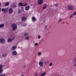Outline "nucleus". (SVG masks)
Listing matches in <instances>:
<instances>
[{
    "mask_svg": "<svg viewBox=\"0 0 76 76\" xmlns=\"http://www.w3.org/2000/svg\"><path fill=\"white\" fill-rule=\"evenodd\" d=\"M3 65L1 64H0V69H1V68H2V67H3Z\"/></svg>",
    "mask_w": 76,
    "mask_h": 76,
    "instance_id": "27",
    "label": "nucleus"
},
{
    "mask_svg": "<svg viewBox=\"0 0 76 76\" xmlns=\"http://www.w3.org/2000/svg\"><path fill=\"white\" fill-rule=\"evenodd\" d=\"M2 72H3V69H0V74Z\"/></svg>",
    "mask_w": 76,
    "mask_h": 76,
    "instance_id": "26",
    "label": "nucleus"
},
{
    "mask_svg": "<svg viewBox=\"0 0 76 76\" xmlns=\"http://www.w3.org/2000/svg\"><path fill=\"white\" fill-rule=\"evenodd\" d=\"M0 42L1 44H4L5 43V40L3 38H1L0 39Z\"/></svg>",
    "mask_w": 76,
    "mask_h": 76,
    "instance_id": "2",
    "label": "nucleus"
},
{
    "mask_svg": "<svg viewBox=\"0 0 76 76\" xmlns=\"http://www.w3.org/2000/svg\"><path fill=\"white\" fill-rule=\"evenodd\" d=\"M68 9L70 10H73V6H68Z\"/></svg>",
    "mask_w": 76,
    "mask_h": 76,
    "instance_id": "5",
    "label": "nucleus"
},
{
    "mask_svg": "<svg viewBox=\"0 0 76 76\" xmlns=\"http://www.w3.org/2000/svg\"><path fill=\"white\" fill-rule=\"evenodd\" d=\"M26 10H28L29 9V6H27L25 8Z\"/></svg>",
    "mask_w": 76,
    "mask_h": 76,
    "instance_id": "14",
    "label": "nucleus"
},
{
    "mask_svg": "<svg viewBox=\"0 0 76 76\" xmlns=\"http://www.w3.org/2000/svg\"><path fill=\"white\" fill-rule=\"evenodd\" d=\"M18 5L19 6H23V3L22 2H19L18 3Z\"/></svg>",
    "mask_w": 76,
    "mask_h": 76,
    "instance_id": "16",
    "label": "nucleus"
},
{
    "mask_svg": "<svg viewBox=\"0 0 76 76\" xmlns=\"http://www.w3.org/2000/svg\"><path fill=\"white\" fill-rule=\"evenodd\" d=\"M34 45H38V43H35V44H34Z\"/></svg>",
    "mask_w": 76,
    "mask_h": 76,
    "instance_id": "34",
    "label": "nucleus"
},
{
    "mask_svg": "<svg viewBox=\"0 0 76 76\" xmlns=\"http://www.w3.org/2000/svg\"><path fill=\"white\" fill-rule=\"evenodd\" d=\"M1 6V3H0V7Z\"/></svg>",
    "mask_w": 76,
    "mask_h": 76,
    "instance_id": "44",
    "label": "nucleus"
},
{
    "mask_svg": "<svg viewBox=\"0 0 76 76\" xmlns=\"http://www.w3.org/2000/svg\"><path fill=\"white\" fill-rule=\"evenodd\" d=\"M21 76H22V75H21Z\"/></svg>",
    "mask_w": 76,
    "mask_h": 76,
    "instance_id": "46",
    "label": "nucleus"
},
{
    "mask_svg": "<svg viewBox=\"0 0 76 76\" xmlns=\"http://www.w3.org/2000/svg\"><path fill=\"white\" fill-rule=\"evenodd\" d=\"M27 18L26 17H23L22 18L21 20L23 21H25V20H26Z\"/></svg>",
    "mask_w": 76,
    "mask_h": 76,
    "instance_id": "10",
    "label": "nucleus"
},
{
    "mask_svg": "<svg viewBox=\"0 0 76 76\" xmlns=\"http://www.w3.org/2000/svg\"><path fill=\"white\" fill-rule=\"evenodd\" d=\"M38 55L39 56H41V52H38Z\"/></svg>",
    "mask_w": 76,
    "mask_h": 76,
    "instance_id": "28",
    "label": "nucleus"
},
{
    "mask_svg": "<svg viewBox=\"0 0 76 76\" xmlns=\"http://www.w3.org/2000/svg\"><path fill=\"white\" fill-rule=\"evenodd\" d=\"M34 76H37V73H36Z\"/></svg>",
    "mask_w": 76,
    "mask_h": 76,
    "instance_id": "37",
    "label": "nucleus"
},
{
    "mask_svg": "<svg viewBox=\"0 0 76 76\" xmlns=\"http://www.w3.org/2000/svg\"><path fill=\"white\" fill-rule=\"evenodd\" d=\"M46 72H44L42 74H41V76H44L45 75H46Z\"/></svg>",
    "mask_w": 76,
    "mask_h": 76,
    "instance_id": "18",
    "label": "nucleus"
},
{
    "mask_svg": "<svg viewBox=\"0 0 76 76\" xmlns=\"http://www.w3.org/2000/svg\"><path fill=\"white\" fill-rule=\"evenodd\" d=\"M47 27V26H45V28H46Z\"/></svg>",
    "mask_w": 76,
    "mask_h": 76,
    "instance_id": "41",
    "label": "nucleus"
},
{
    "mask_svg": "<svg viewBox=\"0 0 76 76\" xmlns=\"http://www.w3.org/2000/svg\"><path fill=\"white\" fill-rule=\"evenodd\" d=\"M0 76H5V75L4 74H1V75Z\"/></svg>",
    "mask_w": 76,
    "mask_h": 76,
    "instance_id": "35",
    "label": "nucleus"
},
{
    "mask_svg": "<svg viewBox=\"0 0 76 76\" xmlns=\"http://www.w3.org/2000/svg\"><path fill=\"white\" fill-rule=\"evenodd\" d=\"M38 38L39 39L41 38V36L39 35L38 36Z\"/></svg>",
    "mask_w": 76,
    "mask_h": 76,
    "instance_id": "29",
    "label": "nucleus"
},
{
    "mask_svg": "<svg viewBox=\"0 0 76 76\" xmlns=\"http://www.w3.org/2000/svg\"><path fill=\"white\" fill-rule=\"evenodd\" d=\"M21 76H22V75H21Z\"/></svg>",
    "mask_w": 76,
    "mask_h": 76,
    "instance_id": "47",
    "label": "nucleus"
},
{
    "mask_svg": "<svg viewBox=\"0 0 76 76\" xmlns=\"http://www.w3.org/2000/svg\"><path fill=\"white\" fill-rule=\"evenodd\" d=\"M30 36H28V37H26V40H28V39H29Z\"/></svg>",
    "mask_w": 76,
    "mask_h": 76,
    "instance_id": "20",
    "label": "nucleus"
},
{
    "mask_svg": "<svg viewBox=\"0 0 76 76\" xmlns=\"http://www.w3.org/2000/svg\"><path fill=\"white\" fill-rule=\"evenodd\" d=\"M39 65L41 66H43V63L42 62L40 61L39 62Z\"/></svg>",
    "mask_w": 76,
    "mask_h": 76,
    "instance_id": "13",
    "label": "nucleus"
},
{
    "mask_svg": "<svg viewBox=\"0 0 76 76\" xmlns=\"http://www.w3.org/2000/svg\"><path fill=\"white\" fill-rule=\"evenodd\" d=\"M73 16V15H71L70 16V17H69V18H72Z\"/></svg>",
    "mask_w": 76,
    "mask_h": 76,
    "instance_id": "32",
    "label": "nucleus"
},
{
    "mask_svg": "<svg viewBox=\"0 0 76 76\" xmlns=\"http://www.w3.org/2000/svg\"><path fill=\"white\" fill-rule=\"evenodd\" d=\"M75 18H76V17H75Z\"/></svg>",
    "mask_w": 76,
    "mask_h": 76,
    "instance_id": "45",
    "label": "nucleus"
},
{
    "mask_svg": "<svg viewBox=\"0 0 76 76\" xmlns=\"http://www.w3.org/2000/svg\"><path fill=\"white\" fill-rule=\"evenodd\" d=\"M10 3V2H7L5 4V6H8V5Z\"/></svg>",
    "mask_w": 76,
    "mask_h": 76,
    "instance_id": "22",
    "label": "nucleus"
},
{
    "mask_svg": "<svg viewBox=\"0 0 76 76\" xmlns=\"http://www.w3.org/2000/svg\"><path fill=\"white\" fill-rule=\"evenodd\" d=\"M13 12V9L12 8H10L9 9V13L10 14L12 13Z\"/></svg>",
    "mask_w": 76,
    "mask_h": 76,
    "instance_id": "6",
    "label": "nucleus"
},
{
    "mask_svg": "<svg viewBox=\"0 0 76 76\" xmlns=\"http://www.w3.org/2000/svg\"><path fill=\"white\" fill-rule=\"evenodd\" d=\"M32 21L34 22L35 21V20H36V18L34 17V16H33L32 18Z\"/></svg>",
    "mask_w": 76,
    "mask_h": 76,
    "instance_id": "9",
    "label": "nucleus"
},
{
    "mask_svg": "<svg viewBox=\"0 0 76 76\" xmlns=\"http://www.w3.org/2000/svg\"><path fill=\"white\" fill-rule=\"evenodd\" d=\"M14 39H15V37H13L12 39L10 38L8 39L7 40V42H12V41L14 40Z\"/></svg>",
    "mask_w": 76,
    "mask_h": 76,
    "instance_id": "3",
    "label": "nucleus"
},
{
    "mask_svg": "<svg viewBox=\"0 0 76 76\" xmlns=\"http://www.w3.org/2000/svg\"><path fill=\"white\" fill-rule=\"evenodd\" d=\"M47 5L43 4V10H44V9H46V8H47Z\"/></svg>",
    "mask_w": 76,
    "mask_h": 76,
    "instance_id": "12",
    "label": "nucleus"
},
{
    "mask_svg": "<svg viewBox=\"0 0 76 76\" xmlns=\"http://www.w3.org/2000/svg\"><path fill=\"white\" fill-rule=\"evenodd\" d=\"M16 48V46L15 45L13 46L12 48V50H15Z\"/></svg>",
    "mask_w": 76,
    "mask_h": 76,
    "instance_id": "15",
    "label": "nucleus"
},
{
    "mask_svg": "<svg viewBox=\"0 0 76 76\" xmlns=\"http://www.w3.org/2000/svg\"><path fill=\"white\" fill-rule=\"evenodd\" d=\"M43 3V2L42 1V0H39L38 2V4H39L40 5H41V4H42Z\"/></svg>",
    "mask_w": 76,
    "mask_h": 76,
    "instance_id": "7",
    "label": "nucleus"
},
{
    "mask_svg": "<svg viewBox=\"0 0 76 76\" xmlns=\"http://www.w3.org/2000/svg\"><path fill=\"white\" fill-rule=\"evenodd\" d=\"M1 12V8H0V12Z\"/></svg>",
    "mask_w": 76,
    "mask_h": 76,
    "instance_id": "42",
    "label": "nucleus"
},
{
    "mask_svg": "<svg viewBox=\"0 0 76 76\" xmlns=\"http://www.w3.org/2000/svg\"><path fill=\"white\" fill-rule=\"evenodd\" d=\"M74 65H75V67H76V62H75L74 63Z\"/></svg>",
    "mask_w": 76,
    "mask_h": 76,
    "instance_id": "36",
    "label": "nucleus"
},
{
    "mask_svg": "<svg viewBox=\"0 0 76 76\" xmlns=\"http://www.w3.org/2000/svg\"><path fill=\"white\" fill-rule=\"evenodd\" d=\"M12 54L13 55H14V56H16L18 54V53H17V52H16V51L15 50L12 53Z\"/></svg>",
    "mask_w": 76,
    "mask_h": 76,
    "instance_id": "8",
    "label": "nucleus"
},
{
    "mask_svg": "<svg viewBox=\"0 0 76 76\" xmlns=\"http://www.w3.org/2000/svg\"><path fill=\"white\" fill-rule=\"evenodd\" d=\"M21 12H22V11H21V10H19L18 11V13L19 14L21 13Z\"/></svg>",
    "mask_w": 76,
    "mask_h": 76,
    "instance_id": "23",
    "label": "nucleus"
},
{
    "mask_svg": "<svg viewBox=\"0 0 76 76\" xmlns=\"http://www.w3.org/2000/svg\"><path fill=\"white\" fill-rule=\"evenodd\" d=\"M23 26H26V24H24L23 25Z\"/></svg>",
    "mask_w": 76,
    "mask_h": 76,
    "instance_id": "39",
    "label": "nucleus"
},
{
    "mask_svg": "<svg viewBox=\"0 0 76 76\" xmlns=\"http://www.w3.org/2000/svg\"><path fill=\"white\" fill-rule=\"evenodd\" d=\"M12 8H16V4H13L12 6Z\"/></svg>",
    "mask_w": 76,
    "mask_h": 76,
    "instance_id": "11",
    "label": "nucleus"
},
{
    "mask_svg": "<svg viewBox=\"0 0 76 76\" xmlns=\"http://www.w3.org/2000/svg\"><path fill=\"white\" fill-rule=\"evenodd\" d=\"M55 6H57V4H56Z\"/></svg>",
    "mask_w": 76,
    "mask_h": 76,
    "instance_id": "40",
    "label": "nucleus"
},
{
    "mask_svg": "<svg viewBox=\"0 0 76 76\" xmlns=\"http://www.w3.org/2000/svg\"><path fill=\"white\" fill-rule=\"evenodd\" d=\"M6 54H3L2 55V57H6Z\"/></svg>",
    "mask_w": 76,
    "mask_h": 76,
    "instance_id": "24",
    "label": "nucleus"
},
{
    "mask_svg": "<svg viewBox=\"0 0 76 76\" xmlns=\"http://www.w3.org/2000/svg\"><path fill=\"white\" fill-rule=\"evenodd\" d=\"M28 5V4L26 3H24L23 4V6H26Z\"/></svg>",
    "mask_w": 76,
    "mask_h": 76,
    "instance_id": "21",
    "label": "nucleus"
},
{
    "mask_svg": "<svg viewBox=\"0 0 76 76\" xmlns=\"http://www.w3.org/2000/svg\"><path fill=\"white\" fill-rule=\"evenodd\" d=\"M61 20H62V19H61L60 18L59 19V22H61Z\"/></svg>",
    "mask_w": 76,
    "mask_h": 76,
    "instance_id": "30",
    "label": "nucleus"
},
{
    "mask_svg": "<svg viewBox=\"0 0 76 76\" xmlns=\"http://www.w3.org/2000/svg\"><path fill=\"white\" fill-rule=\"evenodd\" d=\"M52 65H53V64H52V63H50L49 65L50 66H52Z\"/></svg>",
    "mask_w": 76,
    "mask_h": 76,
    "instance_id": "33",
    "label": "nucleus"
},
{
    "mask_svg": "<svg viewBox=\"0 0 76 76\" xmlns=\"http://www.w3.org/2000/svg\"><path fill=\"white\" fill-rule=\"evenodd\" d=\"M9 10V8H7L4 9V8H3L1 10V11H4V13H6Z\"/></svg>",
    "mask_w": 76,
    "mask_h": 76,
    "instance_id": "4",
    "label": "nucleus"
},
{
    "mask_svg": "<svg viewBox=\"0 0 76 76\" xmlns=\"http://www.w3.org/2000/svg\"><path fill=\"white\" fill-rule=\"evenodd\" d=\"M29 35V34L27 33H26L24 34V35L25 37H26V36H28Z\"/></svg>",
    "mask_w": 76,
    "mask_h": 76,
    "instance_id": "19",
    "label": "nucleus"
},
{
    "mask_svg": "<svg viewBox=\"0 0 76 76\" xmlns=\"http://www.w3.org/2000/svg\"><path fill=\"white\" fill-rule=\"evenodd\" d=\"M11 27L12 28V31H15L17 29V25L15 23L12 24L11 25Z\"/></svg>",
    "mask_w": 76,
    "mask_h": 76,
    "instance_id": "1",
    "label": "nucleus"
},
{
    "mask_svg": "<svg viewBox=\"0 0 76 76\" xmlns=\"http://www.w3.org/2000/svg\"><path fill=\"white\" fill-rule=\"evenodd\" d=\"M4 25L3 24H1L0 25V28H2L4 27Z\"/></svg>",
    "mask_w": 76,
    "mask_h": 76,
    "instance_id": "17",
    "label": "nucleus"
},
{
    "mask_svg": "<svg viewBox=\"0 0 76 76\" xmlns=\"http://www.w3.org/2000/svg\"><path fill=\"white\" fill-rule=\"evenodd\" d=\"M76 11L73 14L74 15H76Z\"/></svg>",
    "mask_w": 76,
    "mask_h": 76,
    "instance_id": "31",
    "label": "nucleus"
},
{
    "mask_svg": "<svg viewBox=\"0 0 76 76\" xmlns=\"http://www.w3.org/2000/svg\"><path fill=\"white\" fill-rule=\"evenodd\" d=\"M41 61H42V62H43L44 61V59H41Z\"/></svg>",
    "mask_w": 76,
    "mask_h": 76,
    "instance_id": "38",
    "label": "nucleus"
},
{
    "mask_svg": "<svg viewBox=\"0 0 76 76\" xmlns=\"http://www.w3.org/2000/svg\"><path fill=\"white\" fill-rule=\"evenodd\" d=\"M75 62H76V58L75 59Z\"/></svg>",
    "mask_w": 76,
    "mask_h": 76,
    "instance_id": "43",
    "label": "nucleus"
},
{
    "mask_svg": "<svg viewBox=\"0 0 76 76\" xmlns=\"http://www.w3.org/2000/svg\"><path fill=\"white\" fill-rule=\"evenodd\" d=\"M45 64H48V61H46L45 62Z\"/></svg>",
    "mask_w": 76,
    "mask_h": 76,
    "instance_id": "25",
    "label": "nucleus"
}]
</instances>
